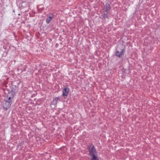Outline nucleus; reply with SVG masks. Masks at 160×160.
Wrapping results in <instances>:
<instances>
[{
    "instance_id": "obj_3",
    "label": "nucleus",
    "mask_w": 160,
    "mask_h": 160,
    "mask_svg": "<svg viewBox=\"0 0 160 160\" xmlns=\"http://www.w3.org/2000/svg\"><path fill=\"white\" fill-rule=\"evenodd\" d=\"M14 92L12 90L10 92L8 93L6 99H8L10 101H12V99L13 98L14 96Z\"/></svg>"
},
{
    "instance_id": "obj_2",
    "label": "nucleus",
    "mask_w": 160,
    "mask_h": 160,
    "mask_svg": "<svg viewBox=\"0 0 160 160\" xmlns=\"http://www.w3.org/2000/svg\"><path fill=\"white\" fill-rule=\"evenodd\" d=\"M12 102V101H10L8 99L4 100L2 103V106L4 109L7 110L11 106Z\"/></svg>"
},
{
    "instance_id": "obj_11",
    "label": "nucleus",
    "mask_w": 160,
    "mask_h": 160,
    "mask_svg": "<svg viewBox=\"0 0 160 160\" xmlns=\"http://www.w3.org/2000/svg\"><path fill=\"white\" fill-rule=\"evenodd\" d=\"M91 160H99L97 156L92 157Z\"/></svg>"
},
{
    "instance_id": "obj_1",
    "label": "nucleus",
    "mask_w": 160,
    "mask_h": 160,
    "mask_svg": "<svg viewBox=\"0 0 160 160\" xmlns=\"http://www.w3.org/2000/svg\"><path fill=\"white\" fill-rule=\"evenodd\" d=\"M88 148L89 154L92 157L97 156V153L96 150L93 145H90L88 146Z\"/></svg>"
},
{
    "instance_id": "obj_8",
    "label": "nucleus",
    "mask_w": 160,
    "mask_h": 160,
    "mask_svg": "<svg viewBox=\"0 0 160 160\" xmlns=\"http://www.w3.org/2000/svg\"><path fill=\"white\" fill-rule=\"evenodd\" d=\"M107 12H108L105 13L104 12L102 15V17L104 19L106 18H108V14Z\"/></svg>"
},
{
    "instance_id": "obj_5",
    "label": "nucleus",
    "mask_w": 160,
    "mask_h": 160,
    "mask_svg": "<svg viewBox=\"0 0 160 160\" xmlns=\"http://www.w3.org/2000/svg\"><path fill=\"white\" fill-rule=\"evenodd\" d=\"M69 91V88L66 87L64 88L63 91V96L65 98V97H67Z\"/></svg>"
},
{
    "instance_id": "obj_6",
    "label": "nucleus",
    "mask_w": 160,
    "mask_h": 160,
    "mask_svg": "<svg viewBox=\"0 0 160 160\" xmlns=\"http://www.w3.org/2000/svg\"><path fill=\"white\" fill-rule=\"evenodd\" d=\"M59 99H60V97H56L53 99L52 101L51 102V105L55 106L57 104V102Z\"/></svg>"
},
{
    "instance_id": "obj_10",
    "label": "nucleus",
    "mask_w": 160,
    "mask_h": 160,
    "mask_svg": "<svg viewBox=\"0 0 160 160\" xmlns=\"http://www.w3.org/2000/svg\"><path fill=\"white\" fill-rule=\"evenodd\" d=\"M51 21V20L49 18V17H48L47 18L46 20V23L47 24H48L50 23Z\"/></svg>"
},
{
    "instance_id": "obj_4",
    "label": "nucleus",
    "mask_w": 160,
    "mask_h": 160,
    "mask_svg": "<svg viewBox=\"0 0 160 160\" xmlns=\"http://www.w3.org/2000/svg\"><path fill=\"white\" fill-rule=\"evenodd\" d=\"M125 52V50L122 49L121 51L119 52L118 51L116 50V55L119 58H121L122 56H123Z\"/></svg>"
},
{
    "instance_id": "obj_9",
    "label": "nucleus",
    "mask_w": 160,
    "mask_h": 160,
    "mask_svg": "<svg viewBox=\"0 0 160 160\" xmlns=\"http://www.w3.org/2000/svg\"><path fill=\"white\" fill-rule=\"evenodd\" d=\"M48 17L51 20L53 18L54 15L52 13H51L49 14V16Z\"/></svg>"
},
{
    "instance_id": "obj_7",
    "label": "nucleus",
    "mask_w": 160,
    "mask_h": 160,
    "mask_svg": "<svg viewBox=\"0 0 160 160\" xmlns=\"http://www.w3.org/2000/svg\"><path fill=\"white\" fill-rule=\"evenodd\" d=\"M110 9V6L109 3H107L105 6V12H108Z\"/></svg>"
}]
</instances>
